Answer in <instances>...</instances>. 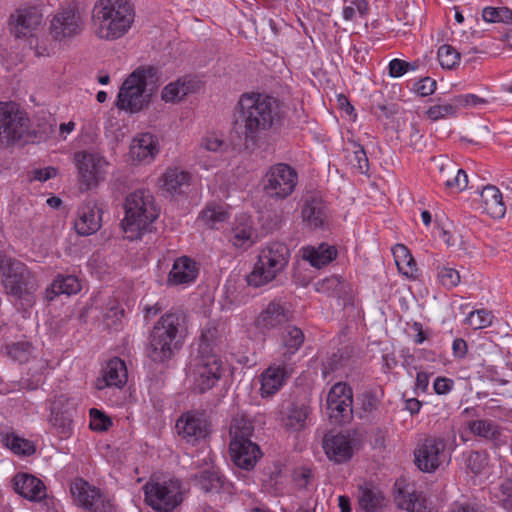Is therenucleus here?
I'll return each instance as SVG.
<instances>
[{"instance_id":"obj_1","label":"nucleus","mask_w":512,"mask_h":512,"mask_svg":"<svg viewBox=\"0 0 512 512\" xmlns=\"http://www.w3.org/2000/svg\"><path fill=\"white\" fill-rule=\"evenodd\" d=\"M239 116L235 121L246 149L254 150L264 141L269 131L282 126L284 111L274 97L251 93L243 94L238 102Z\"/></svg>"},{"instance_id":"obj_2","label":"nucleus","mask_w":512,"mask_h":512,"mask_svg":"<svg viewBox=\"0 0 512 512\" xmlns=\"http://www.w3.org/2000/svg\"><path fill=\"white\" fill-rule=\"evenodd\" d=\"M186 333V315L183 312L165 313L154 324L148 336V358L154 363H167L182 349Z\"/></svg>"},{"instance_id":"obj_3","label":"nucleus","mask_w":512,"mask_h":512,"mask_svg":"<svg viewBox=\"0 0 512 512\" xmlns=\"http://www.w3.org/2000/svg\"><path fill=\"white\" fill-rule=\"evenodd\" d=\"M159 87L158 71L153 66L135 69L123 81L116 100V107L131 114L143 110Z\"/></svg>"},{"instance_id":"obj_4","label":"nucleus","mask_w":512,"mask_h":512,"mask_svg":"<svg viewBox=\"0 0 512 512\" xmlns=\"http://www.w3.org/2000/svg\"><path fill=\"white\" fill-rule=\"evenodd\" d=\"M135 12L128 0H98L93 9L97 35L115 40L124 36L134 22Z\"/></svg>"},{"instance_id":"obj_5","label":"nucleus","mask_w":512,"mask_h":512,"mask_svg":"<svg viewBox=\"0 0 512 512\" xmlns=\"http://www.w3.org/2000/svg\"><path fill=\"white\" fill-rule=\"evenodd\" d=\"M125 216L121 227L125 238L140 239L143 234L151 231L153 222L159 216L153 195L149 190L140 189L130 193L124 203Z\"/></svg>"},{"instance_id":"obj_6","label":"nucleus","mask_w":512,"mask_h":512,"mask_svg":"<svg viewBox=\"0 0 512 512\" xmlns=\"http://www.w3.org/2000/svg\"><path fill=\"white\" fill-rule=\"evenodd\" d=\"M0 277L6 295L13 297L22 308L33 306L38 285L23 262L0 253Z\"/></svg>"},{"instance_id":"obj_7","label":"nucleus","mask_w":512,"mask_h":512,"mask_svg":"<svg viewBox=\"0 0 512 512\" xmlns=\"http://www.w3.org/2000/svg\"><path fill=\"white\" fill-rule=\"evenodd\" d=\"M290 256L285 243H268L259 251L252 271L246 276L247 284L259 288L276 280L287 268Z\"/></svg>"},{"instance_id":"obj_8","label":"nucleus","mask_w":512,"mask_h":512,"mask_svg":"<svg viewBox=\"0 0 512 512\" xmlns=\"http://www.w3.org/2000/svg\"><path fill=\"white\" fill-rule=\"evenodd\" d=\"M29 118L13 102H0V146L27 143L32 138Z\"/></svg>"},{"instance_id":"obj_9","label":"nucleus","mask_w":512,"mask_h":512,"mask_svg":"<svg viewBox=\"0 0 512 512\" xmlns=\"http://www.w3.org/2000/svg\"><path fill=\"white\" fill-rule=\"evenodd\" d=\"M146 503L159 512H171L183 501L178 480L148 482L143 486Z\"/></svg>"},{"instance_id":"obj_10","label":"nucleus","mask_w":512,"mask_h":512,"mask_svg":"<svg viewBox=\"0 0 512 512\" xmlns=\"http://www.w3.org/2000/svg\"><path fill=\"white\" fill-rule=\"evenodd\" d=\"M298 180L294 168L285 163H277L269 168L264 176L265 193L276 199H285L294 191Z\"/></svg>"},{"instance_id":"obj_11","label":"nucleus","mask_w":512,"mask_h":512,"mask_svg":"<svg viewBox=\"0 0 512 512\" xmlns=\"http://www.w3.org/2000/svg\"><path fill=\"white\" fill-rule=\"evenodd\" d=\"M74 162L78 170L81 184L91 189L97 187L105 180L108 162L99 153L79 151L74 155Z\"/></svg>"},{"instance_id":"obj_12","label":"nucleus","mask_w":512,"mask_h":512,"mask_svg":"<svg viewBox=\"0 0 512 512\" xmlns=\"http://www.w3.org/2000/svg\"><path fill=\"white\" fill-rule=\"evenodd\" d=\"M352 389L343 382L334 384L327 394L326 408L328 416L334 424H345L353 417Z\"/></svg>"},{"instance_id":"obj_13","label":"nucleus","mask_w":512,"mask_h":512,"mask_svg":"<svg viewBox=\"0 0 512 512\" xmlns=\"http://www.w3.org/2000/svg\"><path fill=\"white\" fill-rule=\"evenodd\" d=\"M445 448L443 439L425 438L415 451V465L423 472H434L443 462Z\"/></svg>"},{"instance_id":"obj_14","label":"nucleus","mask_w":512,"mask_h":512,"mask_svg":"<svg viewBox=\"0 0 512 512\" xmlns=\"http://www.w3.org/2000/svg\"><path fill=\"white\" fill-rule=\"evenodd\" d=\"M357 446V439L349 432L335 435L326 434L323 439V449L328 459L336 464L349 461Z\"/></svg>"},{"instance_id":"obj_15","label":"nucleus","mask_w":512,"mask_h":512,"mask_svg":"<svg viewBox=\"0 0 512 512\" xmlns=\"http://www.w3.org/2000/svg\"><path fill=\"white\" fill-rule=\"evenodd\" d=\"M50 30L56 40L78 34L81 30L80 14L72 6L59 10L51 21Z\"/></svg>"},{"instance_id":"obj_16","label":"nucleus","mask_w":512,"mask_h":512,"mask_svg":"<svg viewBox=\"0 0 512 512\" xmlns=\"http://www.w3.org/2000/svg\"><path fill=\"white\" fill-rule=\"evenodd\" d=\"M42 22V14L36 7H27L17 10L16 14L11 15V32L16 38L34 37V31Z\"/></svg>"},{"instance_id":"obj_17","label":"nucleus","mask_w":512,"mask_h":512,"mask_svg":"<svg viewBox=\"0 0 512 512\" xmlns=\"http://www.w3.org/2000/svg\"><path fill=\"white\" fill-rule=\"evenodd\" d=\"M102 208L93 201L82 204L77 211L74 228L78 235L89 236L102 226Z\"/></svg>"},{"instance_id":"obj_18","label":"nucleus","mask_w":512,"mask_h":512,"mask_svg":"<svg viewBox=\"0 0 512 512\" xmlns=\"http://www.w3.org/2000/svg\"><path fill=\"white\" fill-rule=\"evenodd\" d=\"M432 161L439 171L440 179L447 188L462 191L467 187L468 177L466 172L463 169L457 168L456 163L447 156L433 157Z\"/></svg>"},{"instance_id":"obj_19","label":"nucleus","mask_w":512,"mask_h":512,"mask_svg":"<svg viewBox=\"0 0 512 512\" xmlns=\"http://www.w3.org/2000/svg\"><path fill=\"white\" fill-rule=\"evenodd\" d=\"M195 485L205 493H222L232 495L234 485L220 473L218 469L210 468L194 475Z\"/></svg>"},{"instance_id":"obj_20","label":"nucleus","mask_w":512,"mask_h":512,"mask_svg":"<svg viewBox=\"0 0 512 512\" xmlns=\"http://www.w3.org/2000/svg\"><path fill=\"white\" fill-rule=\"evenodd\" d=\"M229 452L233 463L244 470H251L262 456L259 446L253 441H230Z\"/></svg>"},{"instance_id":"obj_21","label":"nucleus","mask_w":512,"mask_h":512,"mask_svg":"<svg viewBox=\"0 0 512 512\" xmlns=\"http://www.w3.org/2000/svg\"><path fill=\"white\" fill-rule=\"evenodd\" d=\"M12 481L15 492L23 498L33 502L46 498V487L41 479L31 474L17 473Z\"/></svg>"},{"instance_id":"obj_22","label":"nucleus","mask_w":512,"mask_h":512,"mask_svg":"<svg viewBox=\"0 0 512 512\" xmlns=\"http://www.w3.org/2000/svg\"><path fill=\"white\" fill-rule=\"evenodd\" d=\"M176 428L188 442H195L207 435V421L203 414L187 413L177 420Z\"/></svg>"},{"instance_id":"obj_23","label":"nucleus","mask_w":512,"mask_h":512,"mask_svg":"<svg viewBox=\"0 0 512 512\" xmlns=\"http://www.w3.org/2000/svg\"><path fill=\"white\" fill-rule=\"evenodd\" d=\"M128 373L125 362L114 357L109 360L103 369L102 378H98L95 387L98 390H102L105 387H117L121 388L127 382Z\"/></svg>"},{"instance_id":"obj_24","label":"nucleus","mask_w":512,"mask_h":512,"mask_svg":"<svg viewBox=\"0 0 512 512\" xmlns=\"http://www.w3.org/2000/svg\"><path fill=\"white\" fill-rule=\"evenodd\" d=\"M291 369L287 367V361L282 359L279 365H271L261 375V394L263 397L274 395L285 383Z\"/></svg>"},{"instance_id":"obj_25","label":"nucleus","mask_w":512,"mask_h":512,"mask_svg":"<svg viewBox=\"0 0 512 512\" xmlns=\"http://www.w3.org/2000/svg\"><path fill=\"white\" fill-rule=\"evenodd\" d=\"M198 354L217 353L226 341L225 327L222 323L210 321L203 328Z\"/></svg>"},{"instance_id":"obj_26","label":"nucleus","mask_w":512,"mask_h":512,"mask_svg":"<svg viewBox=\"0 0 512 512\" xmlns=\"http://www.w3.org/2000/svg\"><path fill=\"white\" fill-rule=\"evenodd\" d=\"M158 151L155 137L150 133H144L133 139L129 154L133 161L150 163Z\"/></svg>"},{"instance_id":"obj_27","label":"nucleus","mask_w":512,"mask_h":512,"mask_svg":"<svg viewBox=\"0 0 512 512\" xmlns=\"http://www.w3.org/2000/svg\"><path fill=\"white\" fill-rule=\"evenodd\" d=\"M289 320V311L280 303L272 301L257 318V326L262 330H271Z\"/></svg>"},{"instance_id":"obj_28","label":"nucleus","mask_w":512,"mask_h":512,"mask_svg":"<svg viewBox=\"0 0 512 512\" xmlns=\"http://www.w3.org/2000/svg\"><path fill=\"white\" fill-rule=\"evenodd\" d=\"M483 210L492 218L500 219L506 213V206L503 202L502 193L494 185H486L481 191Z\"/></svg>"},{"instance_id":"obj_29","label":"nucleus","mask_w":512,"mask_h":512,"mask_svg":"<svg viewBox=\"0 0 512 512\" xmlns=\"http://www.w3.org/2000/svg\"><path fill=\"white\" fill-rule=\"evenodd\" d=\"M302 217L310 227L321 228L327 221L326 207L317 196H309L302 208Z\"/></svg>"},{"instance_id":"obj_30","label":"nucleus","mask_w":512,"mask_h":512,"mask_svg":"<svg viewBox=\"0 0 512 512\" xmlns=\"http://www.w3.org/2000/svg\"><path fill=\"white\" fill-rule=\"evenodd\" d=\"M309 407L303 403L291 402L283 413V426L290 431H301L306 427V420L309 416Z\"/></svg>"},{"instance_id":"obj_31","label":"nucleus","mask_w":512,"mask_h":512,"mask_svg":"<svg viewBox=\"0 0 512 512\" xmlns=\"http://www.w3.org/2000/svg\"><path fill=\"white\" fill-rule=\"evenodd\" d=\"M197 273L194 261L187 257L178 258L168 275V283L173 285L190 283L196 279Z\"/></svg>"},{"instance_id":"obj_32","label":"nucleus","mask_w":512,"mask_h":512,"mask_svg":"<svg viewBox=\"0 0 512 512\" xmlns=\"http://www.w3.org/2000/svg\"><path fill=\"white\" fill-rule=\"evenodd\" d=\"M302 257L308 261L311 266L321 268L329 264L337 256V250L334 246L327 243H321L317 247L307 246L302 249Z\"/></svg>"},{"instance_id":"obj_33","label":"nucleus","mask_w":512,"mask_h":512,"mask_svg":"<svg viewBox=\"0 0 512 512\" xmlns=\"http://www.w3.org/2000/svg\"><path fill=\"white\" fill-rule=\"evenodd\" d=\"M467 428L473 435L492 441L495 446L499 445L498 442L501 437V429L493 420H471L467 422Z\"/></svg>"},{"instance_id":"obj_34","label":"nucleus","mask_w":512,"mask_h":512,"mask_svg":"<svg viewBox=\"0 0 512 512\" xmlns=\"http://www.w3.org/2000/svg\"><path fill=\"white\" fill-rule=\"evenodd\" d=\"M392 253L398 270L409 278L417 276V264L410 250L404 244H396L392 248Z\"/></svg>"},{"instance_id":"obj_35","label":"nucleus","mask_w":512,"mask_h":512,"mask_svg":"<svg viewBox=\"0 0 512 512\" xmlns=\"http://www.w3.org/2000/svg\"><path fill=\"white\" fill-rule=\"evenodd\" d=\"M304 333L302 330L294 325H287L282 332V343L285 349L282 353V358L289 361L291 356L294 355L302 346L304 342Z\"/></svg>"},{"instance_id":"obj_36","label":"nucleus","mask_w":512,"mask_h":512,"mask_svg":"<svg viewBox=\"0 0 512 512\" xmlns=\"http://www.w3.org/2000/svg\"><path fill=\"white\" fill-rule=\"evenodd\" d=\"M162 188L170 194H179L189 186L190 174L178 168H169L161 178Z\"/></svg>"},{"instance_id":"obj_37","label":"nucleus","mask_w":512,"mask_h":512,"mask_svg":"<svg viewBox=\"0 0 512 512\" xmlns=\"http://www.w3.org/2000/svg\"><path fill=\"white\" fill-rule=\"evenodd\" d=\"M358 503L360 509L365 512H382L385 507V498L377 488L366 486L361 488Z\"/></svg>"},{"instance_id":"obj_38","label":"nucleus","mask_w":512,"mask_h":512,"mask_svg":"<svg viewBox=\"0 0 512 512\" xmlns=\"http://www.w3.org/2000/svg\"><path fill=\"white\" fill-rule=\"evenodd\" d=\"M80 289H81L80 283L75 276L59 275L53 280L50 287L47 288V291H46L47 298L49 300H52L54 298V296H57V295L76 294L78 291H80Z\"/></svg>"},{"instance_id":"obj_39","label":"nucleus","mask_w":512,"mask_h":512,"mask_svg":"<svg viewBox=\"0 0 512 512\" xmlns=\"http://www.w3.org/2000/svg\"><path fill=\"white\" fill-rule=\"evenodd\" d=\"M70 490L77 504L86 510L101 492L99 488L91 486L82 479L75 481Z\"/></svg>"},{"instance_id":"obj_40","label":"nucleus","mask_w":512,"mask_h":512,"mask_svg":"<svg viewBox=\"0 0 512 512\" xmlns=\"http://www.w3.org/2000/svg\"><path fill=\"white\" fill-rule=\"evenodd\" d=\"M194 372L202 373L219 380L222 375V362L217 353L198 354Z\"/></svg>"},{"instance_id":"obj_41","label":"nucleus","mask_w":512,"mask_h":512,"mask_svg":"<svg viewBox=\"0 0 512 512\" xmlns=\"http://www.w3.org/2000/svg\"><path fill=\"white\" fill-rule=\"evenodd\" d=\"M254 434L253 422L245 415H236L230 426L231 441H238L245 443V441H252L251 437Z\"/></svg>"},{"instance_id":"obj_42","label":"nucleus","mask_w":512,"mask_h":512,"mask_svg":"<svg viewBox=\"0 0 512 512\" xmlns=\"http://www.w3.org/2000/svg\"><path fill=\"white\" fill-rule=\"evenodd\" d=\"M395 501L400 509L408 512H427L425 501L419 499V496L414 491H409L406 488L398 489Z\"/></svg>"},{"instance_id":"obj_43","label":"nucleus","mask_w":512,"mask_h":512,"mask_svg":"<svg viewBox=\"0 0 512 512\" xmlns=\"http://www.w3.org/2000/svg\"><path fill=\"white\" fill-rule=\"evenodd\" d=\"M191 91V82L179 79L166 85L162 90L161 97L165 102H175L184 99Z\"/></svg>"},{"instance_id":"obj_44","label":"nucleus","mask_w":512,"mask_h":512,"mask_svg":"<svg viewBox=\"0 0 512 512\" xmlns=\"http://www.w3.org/2000/svg\"><path fill=\"white\" fill-rule=\"evenodd\" d=\"M3 443L12 452L18 455L30 456L36 451V448L31 441L21 438L13 433L6 434L3 437Z\"/></svg>"},{"instance_id":"obj_45","label":"nucleus","mask_w":512,"mask_h":512,"mask_svg":"<svg viewBox=\"0 0 512 512\" xmlns=\"http://www.w3.org/2000/svg\"><path fill=\"white\" fill-rule=\"evenodd\" d=\"M316 290L327 293L337 298H342L346 293V284L339 276H331L315 283Z\"/></svg>"},{"instance_id":"obj_46","label":"nucleus","mask_w":512,"mask_h":512,"mask_svg":"<svg viewBox=\"0 0 512 512\" xmlns=\"http://www.w3.org/2000/svg\"><path fill=\"white\" fill-rule=\"evenodd\" d=\"M73 418L74 416L62 413L58 415L50 413L49 424L62 438H68L72 433Z\"/></svg>"},{"instance_id":"obj_47","label":"nucleus","mask_w":512,"mask_h":512,"mask_svg":"<svg viewBox=\"0 0 512 512\" xmlns=\"http://www.w3.org/2000/svg\"><path fill=\"white\" fill-rule=\"evenodd\" d=\"M482 17L490 23H511L512 10L508 7H486L483 9Z\"/></svg>"},{"instance_id":"obj_48","label":"nucleus","mask_w":512,"mask_h":512,"mask_svg":"<svg viewBox=\"0 0 512 512\" xmlns=\"http://www.w3.org/2000/svg\"><path fill=\"white\" fill-rule=\"evenodd\" d=\"M493 319V314L489 310L483 308L470 312L465 321L477 330L491 326Z\"/></svg>"},{"instance_id":"obj_49","label":"nucleus","mask_w":512,"mask_h":512,"mask_svg":"<svg viewBox=\"0 0 512 512\" xmlns=\"http://www.w3.org/2000/svg\"><path fill=\"white\" fill-rule=\"evenodd\" d=\"M348 357L342 351L332 353L322 363V377L326 379L331 373L341 369L347 362Z\"/></svg>"},{"instance_id":"obj_50","label":"nucleus","mask_w":512,"mask_h":512,"mask_svg":"<svg viewBox=\"0 0 512 512\" xmlns=\"http://www.w3.org/2000/svg\"><path fill=\"white\" fill-rule=\"evenodd\" d=\"M51 414H65L74 416L76 413V405L73 400L68 398L66 395H59L55 397L50 406Z\"/></svg>"},{"instance_id":"obj_51","label":"nucleus","mask_w":512,"mask_h":512,"mask_svg":"<svg viewBox=\"0 0 512 512\" xmlns=\"http://www.w3.org/2000/svg\"><path fill=\"white\" fill-rule=\"evenodd\" d=\"M437 55L440 65L446 69H453L460 60V53L450 45L440 46Z\"/></svg>"},{"instance_id":"obj_52","label":"nucleus","mask_w":512,"mask_h":512,"mask_svg":"<svg viewBox=\"0 0 512 512\" xmlns=\"http://www.w3.org/2000/svg\"><path fill=\"white\" fill-rule=\"evenodd\" d=\"M201 218L210 228H215L218 223H222L227 220L228 214L221 206H208L201 213Z\"/></svg>"},{"instance_id":"obj_53","label":"nucleus","mask_w":512,"mask_h":512,"mask_svg":"<svg viewBox=\"0 0 512 512\" xmlns=\"http://www.w3.org/2000/svg\"><path fill=\"white\" fill-rule=\"evenodd\" d=\"M354 150L353 155L350 158V163L354 168H356L360 173H367L369 169V161L366 155V152L360 144L356 142H352Z\"/></svg>"},{"instance_id":"obj_54","label":"nucleus","mask_w":512,"mask_h":512,"mask_svg":"<svg viewBox=\"0 0 512 512\" xmlns=\"http://www.w3.org/2000/svg\"><path fill=\"white\" fill-rule=\"evenodd\" d=\"M459 106L455 104L454 99L450 103L437 104L431 106L426 114L429 119L436 121L449 115H453Z\"/></svg>"},{"instance_id":"obj_55","label":"nucleus","mask_w":512,"mask_h":512,"mask_svg":"<svg viewBox=\"0 0 512 512\" xmlns=\"http://www.w3.org/2000/svg\"><path fill=\"white\" fill-rule=\"evenodd\" d=\"M124 316V310L118 303L111 301L103 314V321L108 328L116 327Z\"/></svg>"},{"instance_id":"obj_56","label":"nucleus","mask_w":512,"mask_h":512,"mask_svg":"<svg viewBox=\"0 0 512 512\" xmlns=\"http://www.w3.org/2000/svg\"><path fill=\"white\" fill-rule=\"evenodd\" d=\"M112 426L111 419L96 408L90 409V428L94 431H107Z\"/></svg>"},{"instance_id":"obj_57","label":"nucleus","mask_w":512,"mask_h":512,"mask_svg":"<svg viewBox=\"0 0 512 512\" xmlns=\"http://www.w3.org/2000/svg\"><path fill=\"white\" fill-rule=\"evenodd\" d=\"M252 234L253 233L251 227H235L231 232L230 241L236 247H243L246 244L250 246L253 243L251 240Z\"/></svg>"},{"instance_id":"obj_58","label":"nucleus","mask_w":512,"mask_h":512,"mask_svg":"<svg viewBox=\"0 0 512 512\" xmlns=\"http://www.w3.org/2000/svg\"><path fill=\"white\" fill-rule=\"evenodd\" d=\"M487 465V454L480 451H471L466 458V466L474 474H479Z\"/></svg>"},{"instance_id":"obj_59","label":"nucleus","mask_w":512,"mask_h":512,"mask_svg":"<svg viewBox=\"0 0 512 512\" xmlns=\"http://www.w3.org/2000/svg\"><path fill=\"white\" fill-rule=\"evenodd\" d=\"M437 277L446 288H453L460 282L459 272L450 267H438Z\"/></svg>"},{"instance_id":"obj_60","label":"nucleus","mask_w":512,"mask_h":512,"mask_svg":"<svg viewBox=\"0 0 512 512\" xmlns=\"http://www.w3.org/2000/svg\"><path fill=\"white\" fill-rule=\"evenodd\" d=\"M8 355L16 361L24 362L28 359L30 344L27 342H17L6 346Z\"/></svg>"},{"instance_id":"obj_61","label":"nucleus","mask_w":512,"mask_h":512,"mask_svg":"<svg viewBox=\"0 0 512 512\" xmlns=\"http://www.w3.org/2000/svg\"><path fill=\"white\" fill-rule=\"evenodd\" d=\"M194 377H195V380H194L195 389L199 393L206 392L207 390L214 387V385L218 382V380H216V377H210L208 375L198 373V372H194Z\"/></svg>"},{"instance_id":"obj_62","label":"nucleus","mask_w":512,"mask_h":512,"mask_svg":"<svg viewBox=\"0 0 512 512\" xmlns=\"http://www.w3.org/2000/svg\"><path fill=\"white\" fill-rule=\"evenodd\" d=\"M202 146L212 152H223L228 148V144L216 135H208L202 141Z\"/></svg>"},{"instance_id":"obj_63","label":"nucleus","mask_w":512,"mask_h":512,"mask_svg":"<svg viewBox=\"0 0 512 512\" xmlns=\"http://www.w3.org/2000/svg\"><path fill=\"white\" fill-rule=\"evenodd\" d=\"M89 512H112L113 505L111 501L102 493L96 497L93 503H90Z\"/></svg>"},{"instance_id":"obj_64","label":"nucleus","mask_w":512,"mask_h":512,"mask_svg":"<svg viewBox=\"0 0 512 512\" xmlns=\"http://www.w3.org/2000/svg\"><path fill=\"white\" fill-rule=\"evenodd\" d=\"M410 68V63L401 59H393L390 61L388 69L389 75L392 78H398L403 76Z\"/></svg>"}]
</instances>
